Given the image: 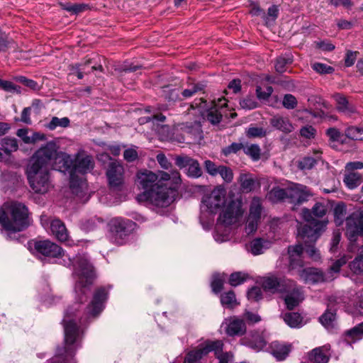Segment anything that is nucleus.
<instances>
[{
    "mask_svg": "<svg viewBox=\"0 0 363 363\" xmlns=\"http://www.w3.org/2000/svg\"><path fill=\"white\" fill-rule=\"evenodd\" d=\"M73 160L59 151L54 141L48 142L36 150L30 159L26 169L30 188L37 194H45L50 187V172L52 169L72 174Z\"/></svg>",
    "mask_w": 363,
    "mask_h": 363,
    "instance_id": "obj_1",
    "label": "nucleus"
},
{
    "mask_svg": "<svg viewBox=\"0 0 363 363\" xmlns=\"http://www.w3.org/2000/svg\"><path fill=\"white\" fill-rule=\"evenodd\" d=\"M33 247L35 252L44 257H62L63 264L66 267H73V275L77 279L74 285L75 299L79 311L81 304L86 302L91 291L96 274L93 264L85 255H77L73 259L65 255L62 248L58 245L48 240H33Z\"/></svg>",
    "mask_w": 363,
    "mask_h": 363,
    "instance_id": "obj_2",
    "label": "nucleus"
},
{
    "mask_svg": "<svg viewBox=\"0 0 363 363\" xmlns=\"http://www.w3.org/2000/svg\"><path fill=\"white\" fill-rule=\"evenodd\" d=\"M77 304L69 306L64 315L62 324L64 328V343L57 347L55 354L48 363H77V350L82 346L84 329L82 317Z\"/></svg>",
    "mask_w": 363,
    "mask_h": 363,
    "instance_id": "obj_3",
    "label": "nucleus"
},
{
    "mask_svg": "<svg viewBox=\"0 0 363 363\" xmlns=\"http://www.w3.org/2000/svg\"><path fill=\"white\" fill-rule=\"evenodd\" d=\"M137 184L143 191L138 194L139 201H148L157 207L169 206L177 198V191L167 188V184L160 182V173L156 174L151 171H140L137 174Z\"/></svg>",
    "mask_w": 363,
    "mask_h": 363,
    "instance_id": "obj_4",
    "label": "nucleus"
},
{
    "mask_svg": "<svg viewBox=\"0 0 363 363\" xmlns=\"http://www.w3.org/2000/svg\"><path fill=\"white\" fill-rule=\"evenodd\" d=\"M30 223L29 209L25 203L9 201L0 207V225L8 240H18V233L28 228Z\"/></svg>",
    "mask_w": 363,
    "mask_h": 363,
    "instance_id": "obj_5",
    "label": "nucleus"
},
{
    "mask_svg": "<svg viewBox=\"0 0 363 363\" xmlns=\"http://www.w3.org/2000/svg\"><path fill=\"white\" fill-rule=\"evenodd\" d=\"M258 283L264 291L270 294L289 293L291 291L298 292L296 281L273 273L259 277Z\"/></svg>",
    "mask_w": 363,
    "mask_h": 363,
    "instance_id": "obj_6",
    "label": "nucleus"
},
{
    "mask_svg": "<svg viewBox=\"0 0 363 363\" xmlns=\"http://www.w3.org/2000/svg\"><path fill=\"white\" fill-rule=\"evenodd\" d=\"M136 223L127 218H114L108 223L111 239L117 245H123L125 239L135 230Z\"/></svg>",
    "mask_w": 363,
    "mask_h": 363,
    "instance_id": "obj_7",
    "label": "nucleus"
},
{
    "mask_svg": "<svg viewBox=\"0 0 363 363\" xmlns=\"http://www.w3.org/2000/svg\"><path fill=\"white\" fill-rule=\"evenodd\" d=\"M223 343L221 340H206L186 354L184 363H199L203 357L211 352H214L216 355L220 354L223 352Z\"/></svg>",
    "mask_w": 363,
    "mask_h": 363,
    "instance_id": "obj_8",
    "label": "nucleus"
},
{
    "mask_svg": "<svg viewBox=\"0 0 363 363\" xmlns=\"http://www.w3.org/2000/svg\"><path fill=\"white\" fill-rule=\"evenodd\" d=\"M306 222L307 224L298 229V235L303 243H315L320 235L325 230L328 219Z\"/></svg>",
    "mask_w": 363,
    "mask_h": 363,
    "instance_id": "obj_9",
    "label": "nucleus"
},
{
    "mask_svg": "<svg viewBox=\"0 0 363 363\" xmlns=\"http://www.w3.org/2000/svg\"><path fill=\"white\" fill-rule=\"evenodd\" d=\"M240 343L255 352H260L267 345L266 331L262 329L250 330L240 339Z\"/></svg>",
    "mask_w": 363,
    "mask_h": 363,
    "instance_id": "obj_10",
    "label": "nucleus"
},
{
    "mask_svg": "<svg viewBox=\"0 0 363 363\" xmlns=\"http://www.w3.org/2000/svg\"><path fill=\"white\" fill-rule=\"evenodd\" d=\"M108 297V290L101 286L97 288L93 294L90 303L86 306V319L96 318L105 308V303Z\"/></svg>",
    "mask_w": 363,
    "mask_h": 363,
    "instance_id": "obj_11",
    "label": "nucleus"
},
{
    "mask_svg": "<svg viewBox=\"0 0 363 363\" xmlns=\"http://www.w3.org/2000/svg\"><path fill=\"white\" fill-rule=\"evenodd\" d=\"M225 335L230 337H242L247 333L245 320L238 316L233 315L225 318L221 325Z\"/></svg>",
    "mask_w": 363,
    "mask_h": 363,
    "instance_id": "obj_12",
    "label": "nucleus"
},
{
    "mask_svg": "<svg viewBox=\"0 0 363 363\" xmlns=\"http://www.w3.org/2000/svg\"><path fill=\"white\" fill-rule=\"evenodd\" d=\"M225 190L221 187L214 189L211 193L202 199L203 207L211 213H216L225 203Z\"/></svg>",
    "mask_w": 363,
    "mask_h": 363,
    "instance_id": "obj_13",
    "label": "nucleus"
},
{
    "mask_svg": "<svg viewBox=\"0 0 363 363\" xmlns=\"http://www.w3.org/2000/svg\"><path fill=\"white\" fill-rule=\"evenodd\" d=\"M311 194L306 186L294 184L287 187V201L294 206H299L308 201Z\"/></svg>",
    "mask_w": 363,
    "mask_h": 363,
    "instance_id": "obj_14",
    "label": "nucleus"
},
{
    "mask_svg": "<svg viewBox=\"0 0 363 363\" xmlns=\"http://www.w3.org/2000/svg\"><path fill=\"white\" fill-rule=\"evenodd\" d=\"M242 204L238 201H231L219 215L218 221L225 225L235 223L242 215Z\"/></svg>",
    "mask_w": 363,
    "mask_h": 363,
    "instance_id": "obj_15",
    "label": "nucleus"
},
{
    "mask_svg": "<svg viewBox=\"0 0 363 363\" xmlns=\"http://www.w3.org/2000/svg\"><path fill=\"white\" fill-rule=\"evenodd\" d=\"M346 236L350 241L349 250H354L356 248V242L358 238L363 236V224L359 223L354 218V213L347 218Z\"/></svg>",
    "mask_w": 363,
    "mask_h": 363,
    "instance_id": "obj_16",
    "label": "nucleus"
},
{
    "mask_svg": "<svg viewBox=\"0 0 363 363\" xmlns=\"http://www.w3.org/2000/svg\"><path fill=\"white\" fill-rule=\"evenodd\" d=\"M123 167L117 161H113L108 164L106 177L111 188H117L123 184Z\"/></svg>",
    "mask_w": 363,
    "mask_h": 363,
    "instance_id": "obj_17",
    "label": "nucleus"
},
{
    "mask_svg": "<svg viewBox=\"0 0 363 363\" xmlns=\"http://www.w3.org/2000/svg\"><path fill=\"white\" fill-rule=\"evenodd\" d=\"M201 130L199 125H184L180 133L175 134L174 139L179 143H191L201 138Z\"/></svg>",
    "mask_w": 363,
    "mask_h": 363,
    "instance_id": "obj_18",
    "label": "nucleus"
},
{
    "mask_svg": "<svg viewBox=\"0 0 363 363\" xmlns=\"http://www.w3.org/2000/svg\"><path fill=\"white\" fill-rule=\"evenodd\" d=\"M328 212V206L323 203L316 202L311 209L304 208L301 215L305 221H320L325 218Z\"/></svg>",
    "mask_w": 363,
    "mask_h": 363,
    "instance_id": "obj_19",
    "label": "nucleus"
},
{
    "mask_svg": "<svg viewBox=\"0 0 363 363\" xmlns=\"http://www.w3.org/2000/svg\"><path fill=\"white\" fill-rule=\"evenodd\" d=\"M94 162L92 157L89 155L82 156L77 154L73 160L72 174L76 173L86 174L94 169Z\"/></svg>",
    "mask_w": 363,
    "mask_h": 363,
    "instance_id": "obj_20",
    "label": "nucleus"
},
{
    "mask_svg": "<svg viewBox=\"0 0 363 363\" xmlns=\"http://www.w3.org/2000/svg\"><path fill=\"white\" fill-rule=\"evenodd\" d=\"M330 357V345L315 347L307 354V357L310 363H328Z\"/></svg>",
    "mask_w": 363,
    "mask_h": 363,
    "instance_id": "obj_21",
    "label": "nucleus"
},
{
    "mask_svg": "<svg viewBox=\"0 0 363 363\" xmlns=\"http://www.w3.org/2000/svg\"><path fill=\"white\" fill-rule=\"evenodd\" d=\"M303 247L301 244L289 245L288 254L289 259V269H295L303 265Z\"/></svg>",
    "mask_w": 363,
    "mask_h": 363,
    "instance_id": "obj_22",
    "label": "nucleus"
},
{
    "mask_svg": "<svg viewBox=\"0 0 363 363\" xmlns=\"http://www.w3.org/2000/svg\"><path fill=\"white\" fill-rule=\"evenodd\" d=\"M270 353L278 361L284 360L291 350V345L288 343L274 341L269 345Z\"/></svg>",
    "mask_w": 363,
    "mask_h": 363,
    "instance_id": "obj_23",
    "label": "nucleus"
},
{
    "mask_svg": "<svg viewBox=\"0 0 363 363\" xmlns=\"http://www.w3.org/2000/svg\"><path fill=\"white\" fill-rule=\"evenodd\" d=\"M160 182L167 184V188H174L178 195V187L181 184V174L177 169L171 171L170 173L160 172Z\"/></svg>",
    "mask_w": 363,
    "mask_h": 363,
    "instance_id": "obj_24",
    "label": "nucleus"
},
{
    "mask_svg": "<svg viewBox=\"0 0 363 363\" xmlns=\"http://www.w3.org/2000/svg\"><path fill=\"white\" fill-rule=\"evenodd\" d=\"M300 277L306 283L317 284L325 281L323 273L313 267L302 269L300 272Z\"/></svg>",
    "mask_w": 363,
    "mask_h": 363,
    "instance_id": "obj_25",
    "label": "nucleus"
},
{
    "mask_svg": "<svg viewBox=\"0 0 363 363\" xmlns=\"http://www.w3.org/2000/svg\"><path fill=\"white\" fill-rule=\"evenodd\" d=\"M363 337V322L357 325L354 328L346 330L342 335V340L347 345L361 340Z\"/></svg>",
    "mask_w": 363,
    "mask_h": 363,
    "instance_id": "obj_26",
    "label": "nucleus"
},
{
    "mask_svg": "<svg viewBox=\"0 0 363 363\" xmlns=\"http://www.w3.org/2000/svg\"><path fill=\"white\" fill-rule=\"evenodd\" d=\"M50 230L53 235L60 242L68 238V232L64 223L60 219H54L50 224Z\"/></svg>",
    "mask_w": 363,
    "mask_h": 363,
    "instance_id": "obj_27",
    "label": "nucleus"
},
{
    "mask_svg": "<svg viewBox=\"0 0 363 363\" xmlns=\"http://www.w3.org/2000/svg\"><path fill=\"white\" fill-rule=\"evenodd\" d=\"M69 188L73 194L75 196L83 198L86 194L85 189L86 188V182L79 179L77 175H70Z\"/></svg>",
    "mask_w": 363,
    "mask_h": 363,
    "instance_id": "obj_28",
    "label": "nucleus"
},
{
    "mask_svg": "<svg viewBox=\"0 0 363 363\" xmlns=\"http://www.w3.org/2000/svg\"><path fill=\"white\" fill-rule=\"evenodd\" d=\"M270 124L274 128L286 133L292 132L294 127L286 117L275 116L270 119Z\"/></svg>",
    "mask_w": 363,
    "mask_h": 363,
    "instance_id": "obj_29",
    "label": "nucleus"
},
{
    "mask_svg": "<svg viewBox=\"0 0 363 363\" xmlns=\"http://www.w3.org/2000/svg\"><path fill=\"white\" fill-rule=\"evenodd\" d=\"M267 198L274 203L287 201V188L273 187L267 194Z\"/></svg>",
    "mask_w": 363,
    "mask_h": 363,
    "instance_id": "obj_30",
    "label": "nucleus"
},
{
    "mask_svg": "<svg viewBox=\"0 0 363 363\" xmlns=\"http://www.w3.org/2000/svg\"><path fill=\"white\" fill-rule=\"evenodd\" d=\"M294 62L293 55L291 53H285L277 57L274 63L275 70L279 73L286 72L289 65Z\"/></svg>",
    "mask_w": 363,
    "mask_h": 363,
    "instance_id": "obj_31",
    "label": "nucleus"
},
{
    "mask_svg": "<svg viewBox=\"0 0 363 363\" xmlns=\"http://www.w3.org/2000/svg\"><path fill=\"white\" fill-rule=\"evenodd\" d=\"M271 242L264 238H258L252 240L250 243V251L254 255H261L264 250L269 248Z\"/></svg>",
    "mask_w": 363,
    "mask_h": 363,
    "instance_id": "obj_32",
    "label": "nucleus"
},
{
    "mask_svg": "<svg viewBox=\"0 0 363 363\" xmlns=\"http://www.w3.org/2000/svg\"><path fill=\"white\" fill-rule=\"evenodd\" d=\"M334 221L337 226H340L344 221L347 222V206L343 202L338 203L334 208Z\"/></svg>",
    "mask_w": 363,
    "mask_h": 363,
    "instance_id": "obj_33",
    "label": "nucleus"
},
{
    "mask_svg": "<svg viewBox=\"0 0 363 363\" xmlns=\"http://www.w3.org/2000/svg\"><path fill=\"white\" fill-rule=\"evenodd\" d=\"M283 318L284 322L291 328H299L303 325V318L298 313H286Z\"/></svg>",
    "mask_w": 363,
    "mask_h": 363,
    "instance_id": "obj_34",
    "label": "nucleus"
},
{
    "mask_svg": "<svg viewBox=\"0 0 363 363\" xmlns=\"http://www.w3.org/2000/svg\"><path fill=\"white\" fill-rule=\"evenodd\" d=\"M296 289L298 291V293H296L294 291H291L284 298V302L286 308L289 311L294 310L296 306H298L301 301L300 297L301 295L300 289L296 286Z\"/></svg>",
    "mask_w": 363,
    "mask_h": 363,
    "instance_id": "obj_35",
    "label": "nucleus"
},
{
    "mask_svg": "<svg viewBox=\"0 0 363 363\" xmlns=\"http://www.w3.org/2000/svg\"><path fill=\"white\" fill-rule=\"evenodd\" d=\"M104 223L101 218L93 217L89 219L82 220L80 222V229L86 233L96 230L99 225Z\"/></svg>",
    "mask_w": 363,
    "mask_h": 363,
    "instance_id": "obj_36",
    "label": "nucleus"
},
{
    "mask_svg": "<svg viewBox=\"0 0 363 363\" xmlns=\"http://www.w3.org/2000/svg\"><path fill=\"white\" fill-rule=\"evenodd\" d=\"M343 182L350 189H355L362 182V176L355 172H348L344 176Z\"/></svg>",
    "mask_w": 363,
    "mask_h": 363,
    "instance_id": "obj_37",
    "label": "nucleus"
},
{
    "mask_svg": "<svg viewBox=\"0 0 363 363\" xmlns=\"http://www.w3.org/2000/svg\"><path fill=\"white\" fill-rule=\"evenodd\" d=\"M205 88L206 85L203 82L190 84L186 89L181 91V96L182 99H188L199 92L203 93Z\"/></svg>",
    "mask_w": 363,
    "mask_h": 363,
    "instance_id": "obj_38",
    "label": "nucleus"
},
{
    "mask_svg": "<svg viewBox=\"0 0 363 363\" xmlns=\"http://www.w3.org/2000/svg\"><path fill=\"white\" fill-rule=\"evenodd\" d=\"M220 303L226 308L233 309L239 305L235 292L232 290L220 294Z\"/></svg>",
    "mask_w": 363,
    "mask_h": 363,
    "instance_id": "obj_39",
    "label": "nucleus"
},
{
    "mask_svg": "<svg viewBox=\"0 0 363 363\" xmlns=\"http://www.w3.org/2000/svg\"><path fill=\"white\" fill-rule=\"evenodd\" d=\"M1 150L9 156L12 152H15L18 149L17 140L15 138L6 137L1 141Z\"/></svg>",
    "mask_w": 363,
    "mask_h": 363,
    "instance_id": "obj_40",
    "label": "nucleus"
},
{
    "mask_svg": "<svg viewBox=\"0 0 363 363\" xmlns=\"http://www.w3.org/2000/svg\"><path fill=\"white\" fill-rule=\"evenodd\" d=\"M262 212L261 200L258 197H254L250 206V218L260 220Z\"/></svg>",
    "mask_w": 363,
    "mask_h": 363,
    "instance_id": "obj_41",
    "label": "nucleus"
},
{
    "mask_svg": "<svg viewBox=\"0 0 363 363\" xmlns=\"http://www.w3.org/2000/svg\"><path fill=\"white\" fill-rule=\"evenodd\" d=\"M336 319V313L328 309L320 317L319 320L320 323L327 329H333L335 327Z\"/></svg>",
    "mask_w": 363,
    "mask_h": 363,
    "instance_id": "obj_42",
    "label": "nucleus"
},
{
    "mask_svg": "<svg viewBox=\"0 0 363 363\" xmlns=\"http://www.w3.org/2000/svg\"><path fill=\"white\" fill-rule=\"evenodd\" d=\"M240 187L243 192H250L255 189V180L249 174H242L240 176Z\"/></svg>",
    "mask_w": 363,
    "mask_h": 363,
    "instance_id": "obj_43",
    "label": "nucleus"
},
{
    "mask_svg": "<svg viewBox=\"0 0 363 363\" xmlns=\"http://www.w3.org/2000/svg\"><path fill=\"white\" fill-rule=\"evenodd\" d=\"M70 125V120L67 117L60 118L57 116H53L50 121L45 125V127L50 130H54L57 127L67 128Z\"/></svg>",
    "mask_w": 363,
    "mask_h": 363,
    "instance_id": "obj_44",
    "label": "nucleus"
},
{
    "mask_svg": "<svg viewBox=\"0 0 363 363\" xmlns=\"http://www.w3.org/2000/svg\"><path fill=\"white\" fill-rule=\"evenodd\" d=\"M180 95L181 92L178 88H172L169 86L163 88L162 96L169 102H175L182 99Z\"/></svg>",
    "mask_w": 363,
    "mask_h": 363,
    "instance_id": "obj_45",
    "label": "nucleus"
},
{
    "mask_svg": "<svg viewBox=\"0 0 363 363\" xmlns=\"http://www.w3.org/2000/svg\"><path fill=\"white\" fill-rule=\"evenodd\" d=\"M334 97L337 103L336 108L339 112L348 113L354 111L353 108L350 106L346 97L340 94H335Z\"/></svg>",
    "mask_w": 363,
    "mask_h": 363,
    "instance_id": "obj_46",
    "label": "nucleus"
},
{
    "mask_svg": "<svg viewBox=\"0 0 363 363\" xmlns=\"http://www.w3.org/2000/svg\"><path fill=\"white\" fill-rule=\"evenodd\" d=\"M243 152L249 156L253 161H258L261 157V149L257 144L244 145Z\"/></svg>",
    "mask_w": 363,
    "mask_h": 363,
    "instance_id": "obj_47",
    "label": "nucleus"
},
{
    "mask_svg": "<svg viewBox=\"0 0 363 363\" xmlns=\"http://www.w3.org/2000/svg\"><path fill=\"white\" fill-rule=\"evenodd\" d=\"M345 135L353 140H363V128L357 126H350L346 128Z\"/></svg>",
    "mask_w": 363,
    "mask_h": 363,
    "instance_id": "obj_48",
    "label": "nucleus"
},
{
    "mask_svg": "<svg viewBox=\"0 0 363 363\" xmlns=\"http://www.w3.org/2000/svg\"><path fill=\"white\" fill-rule=\"evenodd\" d=\"M249 275L242 272H233L230 275L228 283L232 286H237L243 284L247 279Z\"/></svg>",
    "mask_w": 363,
    "mask_h": 363,
    "instance_id": "obj_49",
    "label": "nucleus"
},
{
    "mask_svg": "<svg viewBox=\"0 0 363 363\" xmlns=\"http://www.w3.org/2000/svg\"><path fill=\"white\" fill-rule=\"evenodd\" d=\"M186 174L191 178H199L202 175V169L198 160L194 159L186 169Z\"/></svg>",
    "mask_w": 363,
    "mask_h": 363,
    "instance_id": "obj_50",
    "label": "nucleus"
},
{
    "mask_svg": "<svg viewBox=\"0 0 363 363\" xmlns=\"http://www.w3.org/2000/svg\"><path fill=\"white\" fill-rule=\"evenodd\" d=\"M0 89L17 94H21L22 93V88L20 86L16 85L10 81L1 79H0Z\"/></svg>",
    "mask_w": 363,
    "mask_h": 363,
    "instance_id": "obj_51",
    "label": "nucleus"
},
{
    "mask_svg": "<svg viewBox=\"0 0 363 363\" xmlns=\"http://www.w3.org/2000/svg\"><path fill=\"white\" fill-rule=\"evenodd\" d=\"M325 135L328 137L329 141L331 143L338 142L342 144L345 143L343 138V134L335 127H331L328 128L325 130Z\"/></svg>",
    "mask_w": 363,
    "mask_h": 363,
    "instance_id": "obj_52",
    "label": "nucleus"
},
{
    "mask_svg": "<svg viewBox=\"0 0 363 363\" xmlns=\"http://www.w3.org/2000/svg\"><path fill=\"white\" fill-rule=\"evenodd\" d=\"M350 267L356 274H363V252L362 250L359 255L350 263Z\"/></svg>",
    "mask_w": 363,
    "mask_h": 363,
    "instance_id": "obj_53",
    "label": "nucleus"
},
{
    "mask_svg": "<svg viewBox=\"0 0 363 363\" xmlns=\"http://www.w3.org/2000/svg\"><path fill=\"white\" fill-rule=\"evenodd\" d=\"M318 162V159L307 156L302 158L298 162V167L301 170L311 169Z\"/></svg>",
    "mask_w": 363,
    "mask_h": 363,
    "instance_id": "obj_54",
    "label": "nucleus"
},
{
    "mask_svg": "<svg viewBox=\"0 0 363 363\" xmlns=\"http://www.w3.org/2000/svg\"><path fill=\"white\" fill-rule=\"evenodd\" d=\"M225 280L220 275L213 276L211 287L214 294H218L223 289Z\"/></svg>",
    "mask_w": 363,
    "mask_h": 363,
    "instance_id": "obj_55",
    "label": "nucleus"
},
{
    "mask_svg": "<svg viewBox=\"0 0 363 363\" xmlns=\"http://www.w3.org/2000/svg\"><path fill=\"white\" fill-rule=\"evenodd\" d=\"M16 79L17 82L23 84L24 86L28 87L31 90L39 91L40 89V86H39L37 82L28 79L24 76L17 77Z\"/></svg>",
    "mask_w": 363,
    "mask_h": 363,
    "instance_id": "obj_56",
    "label": "nucleus"
},
{
    "mask_svg": "<svg viewBox=\"0 0 363 363\" xmlns=\"http://www.w3.org/2000/svg\"><path fill=\"white\" fill-rule=\"evenodd\" d=\"M267 135V130L261 127H250L246 131V135L249 138H263Z\"/></svg>",
    "mask_w": 363,
    "mask_h": 363,
    "instance_id": "obj_57",
    "label": "nucleus"
},
{
    "mask_svg": "<svg viewBox=\"0 0 363 363\" xmlns=\"http://www.w3.org/2000/svg\"><path fill=\"white\" fill-rule=\"evenodd\" d=\"M193 160L194 158L186 155H180L175 157L174 163L179 169H183L188 167Z\"/></svg>",
    "mask_w": 363,
    "mask_h": 363,
    "instance_id": "obj_58",
    "label": "nucleus"
},
{
    "mask_svg": "<svg viewBox=\"0 0 363 363\" xmlns=\"http://www.w3.org/2000/svg\"><path fill=\"white\" fill-rule=\"evenodd\" d=\"M247 296L248 300L259 301L263 298L262 289L258 286H253L247 291Z\"/></svg>",
    "mask_w": 363,
    "mask_h": 363,
    "instance_id": "obj_59",
    "label": "nucleus"
},
{
    "mask_svg": "<svg viewBox=\"0 0 363 363\" xmlns=\"http://www.w3.org/2000/svg\"><path fill=\"white\" fill-rule=\"evenodd\" d=\"M218 170L219 172H218V174H220L225 182L230 183L233 181V172L230 167L224 165H220V169Z\"/></svg>",
    "mask_w": 363,
    "mask_h": 363,
    "instance_id": "obj_60",
    "label": "nucleus"
},
{
    "mask_svg": "<svg viewBox=\"0 0 363 363\" xmlns=\"http://www.w3.org/2000/svg\"><path fill=\"white\" fill-rule=\"evenodd\" d=\"M297 100L294 95L286 94L284 96L282 105L285 108L294 109L297 106Z\"/></svg>",
    "mask_w": 363,
    "mask_h": 363,
    "instance_id": "obj_61",
    "label": "nucleus"
},
{
    "mask_svg": "<svg viewBox=\"0 0 363 363\" xmlns=\"http://www.w3.org/2000/svg\"><path fill=\"white\" fill-rule=\"evenodd\" d=\"M312 68L319 74H331L335 71L333 67L320 62H315L313 64Z\"/></svg>",
    "mask_w": 363,
    "mask_h": 363,
    "instance_id": "obj_62",
    "label": "nucleus"
},
{
    "mask_svg": "<svg viewBox=\"0 0 363 363\" xmlns=\"http://www.w3.org/2000/svg\"><path fill=\"white\" fill-rule=\"evenodd\" d=\"M244 149V145L242 143H233L230 145L224 147L222 150V153L225 156H228L233 153H237L240 150Z\"/></svg>",
    "mask_w": 363,
    "mask_h": 363,
    "instance_id": "obj_63",
    "label": "nucleus"
},
{
    "mask_svg": "<svg viewBox=\"0 0 363 363\" xmlns=\"http://www.w3.org/2000/svg\"><path fill=\"white\" fill-rule=\"evenodd\" d=\"M303 250L312 259L317 260L320 258V254L318 250L315 247V243H303Z\"/></svg>",
    "mask_w": 363,
    "mask_h": 363,
    "instance_id": "obj_64",
    "label": "nucleus"
}]
</instances>
